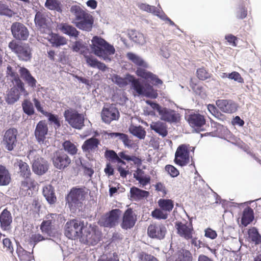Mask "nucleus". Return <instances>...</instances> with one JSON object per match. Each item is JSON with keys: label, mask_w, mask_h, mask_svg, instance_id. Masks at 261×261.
Segmentation results:
<instances>
[{"label": "nucleus", "mask_w": 261, "mask_h": 261, "mask_svg": "<svg viewBox=\"0 0 261 261\" xmlns=\"http://www.w3.org/2000/svg\"><path fill=\"white\" fill-rule=\"evenodd\" d=\"M150 128L163 138L166 137L168 135L167 124L160 121L152 122L150 124Z\"/></svg>", "instance_id": "nucleus-26"}, {"label": "nucleus", "mask_w": 261, "mask_h": 261, "mask_svg": "<svg viewBox=\"0 0 261 261\" xmlns=\"http://www.w3.org/2000/svg\"><path fill=\"white\" fill-rule=\"evenodd\" d=\"M158 203L160 208L168 214L171 212L174 207V202L171 199H160Z\"/></svg>", "instance_id": "nucleus-36"}, {"label": "nucleus", "mask_w": 261, "mask_h": 261, "mask_svg": "<svg viewBox=\"0 0 261 261\" xmlns=\"http://www.w3.org/2000/svg\"><path fill=\"white\" fill-rule=\"evenodd\" d=\"M14 81L15 85L10 89L6 97V102L10 105H12L18 100L20 95L24 96L28 95V92L24 88V83L19 77H16Z\"/></svg>", "instance_id": "nucleus-6"}, {"label": "nucleus", "mask_w": 261, "mask_h": 261, "mask_svg": "<svg viewBox=\"0 0 261 261\" xmlns=\"http://www.w3.org/2000/svg\"><path fill=\"white\" fill-rule=\"evenodd\" d=\"M45 6L50 10H55L60 13L62 12L61 4L57 0H46Z\"/></svg>", "instance_id": "nucleus-43"}, {"label": "nucleus", "mask_w": 261, "mask_h": 261, "mask_svg": "<svg viewBox=\"0 0 261 261\" xmlns=\"http://www.w3.org/2000/svg\"><path fill=\"white\" fill-rule=\"evenodd\" d=\"M11 31L13 37L16 40H26L29 36L28 29L20 22L13 23L11 27Z\"/></svg>", "instance_id": "nucleus-16"}, {"label": "nucleus", "mask_w": 261, "mask_h": 261, "mask_svg": "<svg viewBox=\"0 0 261 261\" xmlns=\"http://www.w3.org/2000/svg\"><path fill=\"white\" fill-rule=\"evenodd\" d=\"M14 166L18 167V173L20 177L23 178H29L32 175L30 167L28 163L22 160L17 159L14 163Z\"/></svg>", "instance_id": "nucleus-24"}, {"label": "nucleus", "mask_w": 261, "mask_h": 261, "mask_svg": "<svg viewBox=\"0 0 261 261\" xmlns=\"http://www.w3.org/2000/svg\"><path fill=\"white\" fill-rule=\"evenodd\" d=\"M40 229L43 233L49 234L51 230V225L44 220L40 225Z\"/></svg>", "instance_id": "nucleus-63"}, {"label": "nucleus", "mask_w": 261, "mask_h": 261, "mask_svg": "<svg viewBox=\"0 0 261 261\" xmlns=\"http://www.w3.org/2000/svg\"><path fill=\"white\" fill-rule=\"evenodd\" d=\"M101 238L102 233L96 226H92L91 224L88 226L86 225L82 236V241L84 244L95 245L101 240Z\"/></svg>", "instance_id": "nucleus-8"}, {"label": "nucleus", "mask_w": 261, "mask_h": 261, "mask_svg": "<svg viewBox=\"0 0 261 261\" xmlns=\"http://www.w3.org/2000/svg\"><path fill=\"white\" fill-rule=\"evenodd\" d=\"M62 146L64 150L71 155H75L77 153L76 146L69 140L65 141L62 144Z\"/></svg>", "instance_id": "nucleus-44"}, {"label": "nucleus", "mask_w": 261, "mask_h": 261, "mask_svg": "<svg viewBox=\"0 0 261 261\" xmlns=\"http://www.w3.org/2000/svg\"><path fill=\"white\" fill-rule=\"evenodd\" d=\"M189 147L186 144L179 145L175 152L174 162L180 166H185L190 162Z\"/></svg>", "instance_id": "nucleus-11"}, {"label": "nucleus", "mask_w": 261, "mask_h": 261, "mask_svg": "<svg viewBox=\"0 0 261 261\" xmlns=\"http://www.w3.org/2000/svg\"><path fill=\"white\" fill-rule=\"evenodd\" d=\"M111 137H119V138L123 142L124 144L127 146L132 145V141L129 139L127 135L122 133H113L110 134Z\"/></svg>", "instance_id": "nucleus-53"}, {"label": "nucleus", "mask_w": 261, "mask_h": 261, "mask_svg": "<svg viewBox=\"0 0 261 261\" xmlns=\"http://www.w3.org/2000/svg\"><path fill=\"white\" fill-rule=\"evenodd\" d=\"M165 169L172 177H177L179 174V171L173 165H167L165 166Z\"/></svg>", "instance_id": "nucleus-58"}, {"label": "nucleus", "mask_w": 261, "mask_h": 261, "mask_svg": "<svg viewBox=\"0 0 261 261\" xmlns=\"http://www.w3.org/2000/svg\"><path fill=\"white\" fill-rule=\"evenodd\" d=\"M16 253L20 261H32L34 260L33 250L32 252L24 250L20 245L17 246Z\"/></svg>", "instance_id": "nucleus-31"}, {"label": "nucleus", "mask_w": 261, "mask_h": 261, "mask_svg": "<svg viewBox=\"0 0 261 261\" xmlns=\"http://www.w3.org/2000/svg\"><path fill=\"white\" fill-rule=\"evenodd\" d=\"M119 155L121 159L127 161H132L135 165L137 166H140L142 164V160L139 157L135 155H129L126 154V151H121L119 152Z\"/></svg>", "instance_id": "nucleus-40"}, {"label": "nucleus", "mask_w": 261, "mask_h": 261, "mask_svg": "<svg viewBox=\"0 0 261 261\" xmlns=\"http://www.w3.org/2000/svg\"><path fill=\"white\" fill-rule=\"evenodd\" d=\"M175 227L177 230V233L180 237L187 240L192 239L194 230L191 222L184 223L181 222H176Z\"/></svg>", "instance_id": "nucleus-15"}, {"label": "nucleus", "mask_w": 261, "mask_h": 261, "mask_svg": "<svg viewBox=\"0 0 261 261\" xmlns=\"http://www.w3.org/2000/svg\"><path fill=\"white\" fill-rule=\"evenodd\" d=\"M139 8L144 11L150 13L154 15H158L159 13V10L153 6H150L146 3H141L138 5Z\"/></svg>", "instance_id": "nucleus-47"}, {"label": "nucleus", "mask_w": 261, "mask_h": 261, "mask_svg": "<svg viewBox=\"0 0 261 261\" xmlns=\"http://www.w3.org/2000/svg\"><path fill=\"white\" fill-rule=\"evenodd\" d=\"M52 160L54 166L60 170L67 167L71 163L69 156L61 150H58L54 153Z\"/></svg>", "instance_id": "nucleus-13"}, {"label": "nucleus", "mask_w": 261, "mask_h": 261, "mask_svg": "<svg viewBox=\"0 0 261 261\" xmlns=\"http://www.w3.org/2000/svg\"><path fill=\"white\" fill-rule=\"evenodd\" d=\"M196 73L197 77L202 81L206 80L211 77V74L204 67L197 69Z\"/></svg>", "instance_id": "nucleus-51"}, {"label": "nucleus", "mask_w": 261, "mask_h": 261, "mask_svg": "<svg viewBox=\"0 0 261 261\" xmlns=\"http://www.w3.org/2000/svg\"><path fill=\"white\" fill-rule=\"evenodd\" d=\"M17 134L18 131L15 128H11L6 131L4 135L3 143L8 151L13 150L16 146Z\"/></svg>", "instance_id": "nucleus-14"}, {"label": "nucleus", "mask_w": 261, "mask_h": 261, "mask_svg": "<svg viewBox=\"0 0 261 261\" xmlns=\"http://www.w3.org/2000/svg\"><path fill=\"white\" fill-rule=\"evenodd\" d=\"M11 214L7 208H5L0 214V226L3 230H9L12 223Z\"/></svg>", "instance_id": "nucleus-23"}, {"label": "nucleus", "mask_w": 261, "mask_h": 261, "mask_svg": "<svg viewBox=\"0 0 261 261\" xmlns=\"http://www.w3.org/2000/svg\"><path fill=\"white\" fill-rule=\"evenodd\" d=\"M35 22L36 25L40 28H45L47 26V22L45 14L40 11H38L35 15Z\"/></svg>", "instance_id": "nucleus-42"}, {"label": "nucleus", "mask_w": 261, "mask_h": 261, "mask_svg": "<svg viewBox=\"0 0 261 261\" xmlns=\"http://www.w3.org/2000/svg\"><path fill=\"white\" fill-rule=\"evenodd\" d=\"M112 81L120 87H124L128 84L127 74L125 78H122L118 75L114 74L112 77Z\"/></svg>", "instance_id": "nucleus-46"}, {"label": "nucleus", "mask_w": 261, "mask_h": 261, "mask_svg": "<svg viewBox=\"0 0 261 261\" xmlns=\"http://www.w3.org/2000/svg\"><path fill=\"white\" fill-rule=\"evenodd\" d=\"M166 232L165 225L161 223H152L147 228V234L151 239L162 240L165 238Z\"/></svg>", "instance_id": "nucleus-12"}, {"label": "nucleus", "mask_w": 261, "mask_h": 261, "mask_svg": "<svg viewBox=\"0 0 261 261\" xmlns=\"http://www.w3.org/2000/svg\"><path fill=\"white\" fill-rule=\"evenodd\" d=\"M121 214L122 211L120 209H113L103 215L98 223L100 226L105 227H115L118 224Z\"/></svg>", "instance_id": "nucleus-10"}, {"label": "nucleus", "mask_w": 261, "mask_h": 261, "mask_svg": "<svg viewBox=\"0 0 261 261\" xmlns=\"http://www.w3.org/2000/svg\"><path fill=\"white\" fill-rule=\"evenodd\" d=\"M100 141L98 139L92 137L85 141L82 146V148L84 152H93L97 150Z\"/></svg>", "instance_id": "nucleus-25"}, {"label": "nucleus", "mask_w": 261, "mask_h": 261, "mask_svg": "<svg viewBox=\"0 0 261 261\" xmlns=\"http://www.w3.org/2000/svg\"><path fill=\"white\" fill-rule=\"evenodd\" d=\"M60 29L63 33L74 37H77L79 34L74 27L66 23L61 24Z\"/></svg>", "instance_id": "nucleus-39"}, {"label": "nucleus", "mask_w": 261, "mask_h": 261, "mask_svg": "<svg viewBox=\"0 0 261 261\" xmlns=\"http://www.w3.org/2000/svg\"><path fill=\"white\" fill-rule=\"evenodd\" d=\"M248 240L250 242L258 245L261 243V235L256 228L253 227L248 230Z\"/></svg>", "instance_id": "nucleus-37"}, {"label": "nucleus", "mask_w": 261, "mask_h": 261, "mask_svg": "<svg viewBox=\"0 0 261 261\" xmlns=\"http://www.w3.org/2000/svg\"><path fill=\"white\" fill-rule=\"evenodd\" d=\"M8 47L19 60L24 62L31 60L32 49L28 44L13 40L9 43Z\"/></svg>", "instance_id": "nucleus-3"}, {"label": "nucleus", "mask_w": 261, "mask_h": 261, "mask_svg": "<svg viewBox=\"0 0 261 261\" xmlns=\"http://www.w3.org/2000/svg\"><path fill=\"white\" fill-rule=\"evenodd\" d=\"M19 72L21 77L27 83L29 86L32 88L36 87L37 81L28 69L25 67H21Z\"/></svg>", "instance_id": "nucleus-27"}, {"label": "nucleus", "mask_w": 261, "mask_h": 261, "mask_svg": "<svg viewBox=\"0 0 261 261\" xmlns=\"http://www.w3.org/2000/svg\"><path fill=\"white\" fill-rule=\"evenodd\" d=\"M25 180L22 181L21 182V187L26 190L31 189V188L34 189L37 185V182L33 179L31 178H24Z\"/></svg>", "instance_id": "nucleus-50"}, {"label": "nucleus", "mask_w": 261, "mask_h": 261, "mask_svg": "<svg viewBox=\"0 0 261 261\" xmlns=\"http://www.w3.org/2000/svg\"><path fill=\"white\" fill-rule=\"evenodd\" d=\"M137 220V215L131 208H127L123 213L120 226L123 229L132 228Z\"/></svg>", "instance_id": "nucleus-17"}, {"label": "nucleus", "mask_w": 261, "mask_h": 261, "mask_svg": "<svg viewBox=\"0 0 261 261\" xmlns=\"http://www.w3.org/2000/svg\"><path fill=\"white\" fill-rule=\"evenodd\" d=\"M225 39L232 46H237L238 38L236 36L232 34H228L225 35Z\"/></svg>", "instance_id": "nucleus-64"}, {"label": "nucleus", "mask_w": 261, "mask_h": 261, "mask_svg": "<svg viewBox=\"0 0 261 261\" xmlns=\"http://www.w3.org/2000/svg\"><path fill=\"white\" fill-rule=\"evenodd\" d=\"M23 112L28 115H32L34 113L33 105L28 100H24L22 103Z\"/></svg>", "instance_id": "nucleus-52"}, {"label": "nucleus", "mask_w": 261, "mask_h": 261, "mask_svg": "<svg viewBox=\"0 0 261 261\" xmlns=\"http://www.w3.org/2000/svg\"><path fill=\"white\" fill-rule=\"evenodd\" d=\"M105 156L107 159H109L112 162H116L119 156H120L119 153L117 154L113 150H107L105 152Z\"/></svg>", "instance_id": "nucleus-59"}, {"label": "nucleus", "mask_w": 261, "mask_h": 261, "mask_svg": "<svg viewBox=\"0 0 261 261\" xmlns=\"http://www.w3.org/2000/svg\"><path fill=\"white\" fill-rule=\"evenodd\" d=\"M11 181V174L7 168L0 165V186L8 185Z\"/></svg>", "instance_id": "nucleus-30"}, {"label": "nucleus", "mask_w": 261, "mask_h": 261, "mask_svg": "<svg viewBox=\"0 0 261 261\" xmlns=\"http://www.w3.org/2000/svg\"><path fill=\"white\" fill-rule=\"evenodd\" d=\"M65 121L72 127L81 129L84 126L85 118L83 114L73 109L66 110L64 112Z\"/></svg>", "instance_id": "nucleus-9"}, {"label": "nucleus", "mask_w": 261, "mask_h": 261, "mask_svg": "<svg viewBox=\"0 0 261 261\" xmlns=\"http://www.w3.org/2000/svg\"><path fill=\"white\" fill-rule=\"evenodd\" d=\"M254 219L253 210L249 206L245 208L241 218L242 224L244 226H247Z\"/></svg>", "instance_id": "nucleus-29"}, {"label": "nucleus", "mask_w": 261, "mask_h": 261, "mask_svg": "<svg viewBox=\"0 0 261 261\" xmlns=\"http://www.w3.org/2000/svg\"><path fill=\"white\" fill-rule=\"evenodd\" d=\"M130 197L134 200H140L147 197L149 192L141 190L136 187H133L130 190Z\"/></svg>", "instance_id": "nucleus-33"}, {"label": "nucleus", "mask_w": 261, "mask_h": 261, "mask_svg": "<svg viewBox=\"0 0 261 261\" xmlns=\"http://www.w3.org/2000/svg\"><path fill=\"white\" fill-rule=\"evenodd\" d=\"M129 131L132 134L140 139H144L146 136V132L141 126H130Z\"/></svg>", "instance_id": "nucleus-41"}, {"label": "nucleus", "mask_w": 261, "mask_h": 261, "mask_svg": "<svg viewBox=\"0 0 261 261\" xmlns=\"http://www.w3.org/2000/svg\"><path fill=\"white\" fill-rule=\"evenodd\" d=\"M187 121L190 125L195 129H199L206 123L204 116L199 113H193L187 117Z\"/></svg>", "instance_id": "nucleus-20"}, {"label": "nucleus", "mask_w": 261, "mask_h": 261, "mask_svg": "<svg viewBox=\"0 0 261 261\" xmlns=\"http://www.w3.org/2000/svg\"><path fill=\"white\" fill-rule=\"evenodd\" d=\"M27 157L30 160H32L33 161L32 169L35 174L41 175L47 171L48 169L47 162L38 154L37 150L34 149L30 150Z\"/></svg>", "instance_id": "nucleus-7"}, {"label": "nucleus", "mask_w": 261, "mask_h": 261, "mask_svg": "<svg viewBox=\"0 0 261 261\" xmlns=\"http://www.w3.org/2000/svg\"><path fill=\"white\" fill-rule=\"evenodd\" d=\"M151 215L153 218L156 219L165 220L168 218V214L165 213L163 210H162L160 208H156L151 212Z\"/></svg>", "instance_id": "nucleus-48"}, {"label": "nucleus", "mask_w": 261, "mask_h": 261, "mask_svg": "<svg viewBox=\"0 0 261 261\" xmlns=\"http://www.w3.org/2000/svg\"><path fill=\"white\" fill-rule=\"evenodd\" d=\"M43 195L45 197L47 202L50 204H54L57 200L54 188L50 185H47L43 188Z\"/></svg>", "instance_id": "nucleus-28"}, {"label": "nucleus", "mask_w": 261, "mask_h": 261, "mask_svg": "<svg viewBox=\"0 0 261 261\" xmlns=\"http://www.w3.org/2000/svg\"><path fill=\"white\" fill-rule=\"evenodd\" d=\"M119 117V113L118 110L113 106L103 108L101 112L102 119L106 123H110L113 120H117Z\"/></svg>", "instance_id": "nucleus-19"}, {"label": "nucleus", "mask_w": 261, "mask_h": 261, "mask_svg": "<svg viewBox=\"0 0 261 261\" xmlns=\"http://www.w3.org/2000/svg\"><path fill=\"white\" fill-rule=\"evenodd\" d=\"M143 92L144 93L142 95L147 97L156 98L158 96L156 91L154 90L153 87L149 84L145 85Z\"/></svg>", "instance_id": "nucleus-45"}, {"label": "nucleus", "mask_w": 261, "mask_h": 261, "mask_svg": "<svg viewBox=\"0 0 261 261\" xmlns=\"http://www.w3.org/2000/svg\"><path fill=\"white\" fill-rule=\"evenodd\" d=\"M126 57L138 67L147 68L148 66L147 63L144 60L134 53L132 52L127 53Z\"/></svg>", "instance_id": "nucleus-34"}, {"label": "nucleus", "mask_w": 261, "mask_h": 261, "mask_svg": "<svg viewBox=\"0 0 261 261\" xmlns=\"http://www.w3.org/2000/svg\"><path fill=\"white\" fill-rule=\"evenodd\" d=\"M85 188L73 187L66 197V203L70 210H74L82 206L83 201L85 199L86 192Z\"/></svg>", "instance_id": "nucleus-4"}, {"label": "nucleus", "mask_w": 261, "mask_h": 261, "mask_svg": "<svg viewBox=\"0 0 261 261\" xmlns=\"http://www.w3.org/2000/svg\"><path fill=\"white\" fill-rule=\"evenodd\" d=\"M0 15L12 17L14 13L8 6L0 2Z\"/></svg>", "instance_id": "nucleus-54"}, {"label": "nucleus", "mask_w": 261, "mask_h": 261, "mask_svg": "<svg viewBox=\"0 0 261 261\" xmlns=\"http://www.w3.org/2000/svg\"><path fill=\"white\" fill-rule=\"evenodd\" d=\"M174 261H193L192 253L188 250L181 249L176 252Z\"/></svg>", "instance_id": "nucleus-35"}, {"label": "nucleus", "mask_w": 261, "mask_h": 261, "mask_svg": "<svg viewBox=\"0 0 261 261\" xmlns=\"http://www.w3.org/2000/svg\"><path fill=\"white\" fill-rule=\"evenodd\" d=\"M132 37L133 41L138 44H143L145 41L143 35L139 32H134Z\"/></svg>", "instance_id": "nucleus-61"}, {"label": "nucleus", "mask_w": 261, "mask_h": 261, "mask_svg": "<svg viewBox=\"0 0 261 261\" xmlns=\"http://www.w3.org/2000/svg\"><path fill=\"white\" fill-rule=\"evenodd\" d=\"M44 115L47 117L49 121L54 123L57 126V128H59L61 126V123L58 115L53 114L49 112L45 113Z\"/></svg>", "instance_id": "nucleus-57"}, {"label": "nucleus", "mask_w": 261, "mask_h": 261, "mask_svg": "<svg viewBox=\"0 0 261 261\" xmlns=\"http://www.w3.org/2000/svg\"><path fill=\"white\" fill-rule=\"evenodd\" d=\"M216 103L220 110L224 113H232L237 110L236 103L231 100L219 99Z\"/></svg>", "instance_id": "nucleus-22"}, {"label": "nucleus", "mask_w": 261, "mask_h": 261, "mask_svg": "<svg viewBox=\"0 0 261 261\" xmlns=\"http://www.w3.org/2000/svg\"><path fill=\"white\" fill-rule=\"evenodd\" d=\"M228 76L229 79L233 80L239 83L242 84L244 82L243 78L238 72L233 71L229 73Z\"/></svg>", "instance_id": "nucleus-62"}, {"label": "nucleus", "mask_w": 261, "mask_h": 261, "mask_svg": "<svg viewBox=\"0 0 261 261\" xmlns=\"http://www.w3.org/2000/svg\"><path fill=\"white\" fill-rule=\"evenodd\" d=\"M161 119L165 121L174 123L178 122L180 119L179 114L174 110L163 108L160 112Z\"/></svg>", "instance_id": "nucleus-21"}, {"label": "nucleus", "mask_w": 261, "mask_h": 261, "mask_svg": "<svg viewBox=\"0 0 261 261\" xmlns=\"http://www.w3.org/2000/svg\"><path fill=\"white\" fill-rule=\"evenodd\" d=\"M84 222L77 219H72L67 221L65 225L64 234L71 240L77 239L82 237L85 228Z\"/></svg>", "instance_id": "nucleus-5"}, {"label": "nucleus", "mask_w": 261, "mask_h": 261, "mask_svg": "<svg viewBox=\"0 0 261 261\" xmlns=\"http://www.w3.org/2000/svg\"><path fill=\"white\" fill-rule=\"evenodd\" d=\"M45 240V238L39 233L32 234L30 238L29 242L30 243L34 244V247L39 242Z\"/></svg>", "instance_id": "nucleus-60"}, {"label": "nucleus", "mask_w": 261, "mask_h": 261, "mask_svg": "<svg viewBox=\"0 0 261 261\" xmlns=\"http://www.w3.org/2000/svg\"><path fill=\"white\" fill-rule=\"evenodd\" d=\"M3 244L4 248H6V251L9 252L12 255L14 254V248L13 244L9 238H5L3 240Z\"/></svg>", "instance_id": "nucleus-56"}, {"label": "nucleus", "mask_w": 261, "mask_h": 261, "mask_svg": "<svg viewBox=\"0 0 261 261\" xmlns=\"http://www.w3.org/2000/svg\"><path fill=\"white\" fill-rule=\"evenodd\" d=\"M48 131L47 124L45 120H41L37 124L34 134L38 143L40 144L44 143Z\"/></svg>", "instance_id": "nucleus-18"}, {"label": "nucleus", "mask_w": 261, "mask_h": 261, "mask_svg": "<svg viewBox=\"0 0 261 261\" xmlns=\"http://www.w3.org/2000/svg\"><path fill=\"white\" fill-rule=\"evenodd\" d=\"M48 41L53 46L56 47L63 45L67 43V40L65 38L54 33H51L49 35Z\"/></svg>", "instance_id": "nucleus-38"}, {"label": "nucleus", "mask_w": 261, "mask_h": 261, "mask_svg": "<svg viewBox=\"0 0 261 261\" xmlns=\"http://www.w3.org/2000/svg\"><path fill=\"white\" fill-rule=\"evenodd\" d=\"M91 42V47L94 54L99 57L102 58L103 60H110L109 56L115 54V49L114 46L103 38L95 36L93 37Z\"/></svg>", "instance_id": "nucleus-2"}, {"label": "nucleus", "mask_w": 261, "mask_h": 261, "mask_svg": "<svg viewBox=\"0 0 261 261\" xmlns=\"http://www.w3.org/2000/svg\"><path fill=\"white\" fill-rule=\"evenodd\" d=\"M138 261H159L153 255L141 252L138 254Z\"/></svg>", "instance_id": "nucleus-55"}, {"label": "nucleus", "mask_w": 261, "mask_h": 261, "mask_svg": "<svg viewBox=\"0 0 261 261\" xmlns=\"http://www.w3.org/2000/svg\"><path fill=\"white\" fill-rule=\"evenodd\" d=\"M74 15V24L80 30L89 32L92 30L94 19L93 16L78 5H73L70 8Z\"/></svg>", "instance_id": "nucleus-1"}, {"label": "nucleus", "mask_w": 261, "mask_h": 261, "mask_svg": "<svg viewBox=\"0 0 261 261\" xmlns=\"http://www.w3.org/2000/svg\"><path fill=\"white\" fill-rule=\"evenodd\" d=\"M128 82L131 83L133 89L139 95H143L144 86L140 83L139 80L136 79L133 75L127 74Z\"/></svg>", "instance_id": "nucleus-32"}, {"label": "nucleus", "mask_w": 261, "mask_h": 261, "mask_svg": "<svg viewBox=\"0 0 261 261\" xmlns=\"http://www.w3.org/2000/svg\"><path fill=\"white\" fill-rule=\"evenodd\" d=\"M146 68L138 67L136 73L138 76L145 80H149L152 76V73L146 70Z\"/></svg>", "instance_id": "nucleus-49"}]
</instances>
